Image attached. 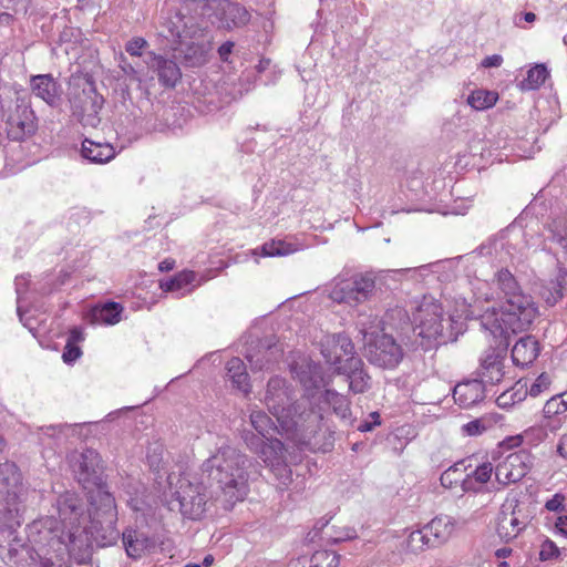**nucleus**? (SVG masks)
<instances>
[{
	"label": "nucleus",
	"instance_id": "obj_1",
	"mask_svg": "<svg viewBox=\"0 0 567 567\" xmlns=\"http://www.w3.org/2000/svg\"><path fill=\"white\" fill-rule=\"evenodd\" d=\"M94 513L86 509L85 503L78 494L65 492L58 496L54 507L55 516H48L39 522V533L43 539L48 538V545L59 555L65 551L79 564L85 563L92 550V539L100 542L97 525L102 520L110 527L109 539H115L117 533L111 527L113 523L101 509L97 501Z\"/></svg>",
	"mask_w": 567,
	"mask_h": 567
},
{
	"label": "nucleus",
	"instance_id": "obj_2",
	"mask_svg": "<svg viewBox=\"0 0 567 567\" xmlns=\"http://www.w3.org/2000/svg\"><path fill=\"white\" fill-rule=\"evenodd\" d=\"M495 287L503 296L504 302L501 308L487 307L480 315L481 326L488 331L496 340L497 346L507 347V339L512 333L527 329L537 316V307L533 298L522 291L514 275L505 268L497 270L492 280V287L487 286L491 292ZM494 295V292L492 291Z\"/></svg>",
	"mask_w": 567,
	"mask_h": 567
},
{
	"label": "nucleus",
	"instance_id": "obj_3",
	"mask_svg": "<svg viewBox=\"0 0 567 567\" xmlns=\"http://www.w3.org/2000/svg\"><path fill=\"white\" fill-rule=\"evenodd\" d=\"M293 391L284 379L269 380L265 403L276 417L280 432L297 444L306 445L320 430L322 414L309 408L308 400L292 403Z\"/></svg>",
	"mask_w": 567,
	"mask_h": 567
},
{
	"label": "nucleus",
	"instance_id": "obj_4",
	"mask_svg": "<svg viewBox=\"0 0 567 567\" xmlns=\"http://www.w3.org/2000/svg\"><path fill=\"white\" fill-rule=\"evenodd\" d=\"M246 455L231 446H220L215 454L203 463V472L216 485V499L225 508L233 507L248 494Z\"/></svg>",
	"mask_w": 567,
	"mask_h": 567
},
{
	"label": "nucleus",
	"instance_id": "obj_5",
	"mask_svg": "<svg viewBox=\"0 0 567 567\" xmlns=\"http://www.w3.org/2000/svg\"><path fill=\"white\" fill-rule=\"evenodd\" d=\"M73 472L85 491H87L91 505L101 503L102 512L110 523L116 519V505L114 497L105 489L102 478V465L99 453L87 449L74 456Z\"/></svg>",
	"mask_w": 567,
	"mask_h": 567
},
{
	"label": "nucleus",
	"instance_id": "obj_6",
	"mask_svg": "<svg viewBox=\"0 0 567 567\" xmlns=\"http://www.w3.org/2000/svg\"><path fill=\"white\" fill-rule=\"evenodd\" d=\"M164 496L172 509L177 508L184 516L198 519L205 512L207 495L200 483H192L186 476L169 473Z\"/></svg>",
	"mask_w": 567,
	"mask_h": 567
},
{
	"label": "nucleus",
	"instance_id": "obj_7",
	"mask_svg": "<svg viewBox=\"0 0 567 567\" xmlns=\"http://www.w3.org/2000/svg\"><path fill=\"white\" fill-rule=\"evenodd\" d=\"M359 327L369 362L383 369L396 368L404 357L403 349L392 336L379 333L378 318L371 320V327L364 321H360Z\"/></svg>",
	"mask_w": 567,
	"mask_h": 567
},
{
	"label": "nucleus",
	"instance_id": "obj_8",
	"mask_svg": "<svg viewBox=\"0 0 567 567\" xmlns=\"http://www.w3.org/2000/svg\"><path fill=\"white\" fill-rule=\"evenodd\" d=\"M186 9L224 31H231L249 21V12L243 6L228 0H193Z\"/></svg>",
	"mask_w": 567,
	"mask_h": 567
},
{
	"label": "nucleus",
	"instance_id": "obj_9",
	"mask_svg": "<svg viewBox=\"0 0 567 567\" xmlns=\"http://www.w3.org/2000/svg\"><path fill=\"white\" fill-rule=\"evenodd\" d=\"M415 330L422 338L436 340L444 336L451 322L443 316V308L433 297H423L413 312Z\"/></svg>",
	"mask_w": 567,
	"mask_h": 567
},
{
	"label": "nucleus",
	"instance_id": "obj_10",
	"mask_svg": "<svg viewBox=\"0 0 567 567\" xmlns=\"http://www.w3.org/2000/svg\"><path fill=\"white\" fill-rule=\"evenodd\" d=\"M245 440L248 447L259 454L280 483L287 485L291 478V470L286 464V451L281 441L271 437L260 439L255 435L247 436Z\"/></svg>",
	"mask_w": 567,
	"mask_h": 567
},
{
	"label": "nucleus",
	"instance_id": "obj_11",
	"mask_svg": "<svg viewBox=\"0 0 567 567\" xmlns=\"http://www.w3.org/2000/svg\"><path fill=\"white\" fill-rule=\"evenodd\" d=\"M374 288V278L369 274L357 275L351 279L337 278L331 286L329 297L338 303L358 306L372 296Z\"/></svg>",
	"mask_w": 567,
	"mask_h": 567
},
{
	"label": "nucleus",
	"instance_id": "obj_12",
	"mask_svg": "<svg viewBox=\"0 0 567 567\" xmlns=\"http://www.w3.org/2000/svg\"><path fill=\"white\" fill-rule=\"evenodd\" d=\"M533 465V456L526 450L508 454L495 467V477L502 485L519 482Z\"/></svg>",
	"mask_w": 567,
	"mask_h": 567
},
{
	"label": "nucleus",
	"instance_id": "obj_13",
	"mask_svg": "<svg viewBox=\"0 0 567 567\" xmlns=\"http://www.w3.org/2000/svg\"><path fill=\"white\" fill-rule=\"evenodd\" d=\"M321 346V353L327 363L334 367L337 372H339V367H346V359L355 357L353 343L346 334L326 336Z\"/></svg>",
	"mask_w": 567,
	"mask_h": 567
},
{
	"label": "nucleus",
	"instance_id": "obj_14",
	"mask_svg": "<svg viewBox=\"0 0 567 567\" xmlns=\"http://www.w3.org/2000/svg\"><path fill=\"white\" fill-rule=\"evenodd\" d=\"M504 361L505 357L502 355L499 351L496 349L489 348L484 352L481 358V365L478 375L481 377V382L486 384H497L504 378Z\"/></svg>",
	"mask_w": 567,
	"mask_h": 567
},
{
	"label": "nucleus",
	"instance_id": "obj_15",
	"mask_svg": "<svg viewBox=\"0 0 567 567\" xmlns=\"http://www.w3.org/2000/svg\"><path fill=\"white\" fill-rule=\"evenodd\" d=\"M34 121V113L29 106L18 105L7 121L9 137L19 141L32 134L35 131Z\"/></svg>",
	"mask_w": 567,
	"mask_h": 567
},
{
	"label": "nucleus",
	"instance_id": "obj_16",
	"mask_svg": "<svg viewBox=\"0 0 567 567\" xmlns=\"http://www.w3.org/2000/svg\"><path fill=\"white\" fill-rule=\"evenodd\" d=\"M291 372L302 384L307 392L318 391L328 384L322 375V369L318 363L302 360L291 367Z\"/></svg>",
	"mask_w": 567,
	"mask_h": 567
},
{
	"label": "nucleus",
	"instance_id": "obj_17",
	"mask_svg": "<svg viewBox=\"0 0 567 567\" xmlns=\"http://www.w3.org/2000/svg\"><path fill=\"white\" fill-rule=\"evenodd\" d=\"M488 282L476 280L474 285V303L468 302L465 298H458L455 300V310L450 315V322H454L457 319H471L476 316V302L480 300L489 301L493 299V293L487 290Z\"/></svg>",
	"mask_w": 567,
	"mask_h": 567
},
{
	"label": "nucleus",
	"instance_id": "obj_18",
	"mask_svg": "<svg viewBox=\"0 0 567 567\" xmlns=\"http://www.w3.org/2000/svg\"><path fill=\"white\" fill-rule=\"evenodd\" d=\"M457 525L456 518L441 514L431 519L424 526V530L430 534L432 546L439 547L446 544L453 537Z\"/></svg>",
	"mask_w": 567,
	"mask_h": 567
},
{
	"label": "nucleus",
	"instance_id": "obj_19",
	"mask_svg": "<svg viewBox=\"0 0 567 567\" xmlns=\"http://www.w3.org/2000/svg\"><path fill=\"white\" fill-rule=\"evenodd\" d=\"M339 374H346L349 388L354 393H363L370 386V377L363 370V362L359 357L346 359V367H339Z\"/></svg>",
	"mask_w": 567,
	"mask_h": 567
},
{
	"label": "nucleus",
	"instance_id": "obj_20",
	"mask_svg": "<svg viewBox=\"0 0 567 567\" xmlns=\"http://www.w3.org/2000/svg\"><path fill=\"white\" fill-rule=\"evenodd\" d=\"M22 476L13 462L0 463V498L17 499Z\"/></svg>",
	"mask_w": 567,
	"mask_h": 567
},
{
	"label": "nucleus",
	"instance_id": "obj_21",
	"mask_svg": "<svg viewBox=\"0 0 567 567\" xmlns=\"http://www.w3.org/2000/svg\"><path fill=\"white\" fill-rule=\"evenodd\" d=\"M484 384L480 380L458 383L453 391L455 402L462 408H471L484 399Z\"/></svg>",
	"mask_w": 567,
	"mask_h": 567
},
{
	"label": "nucleus",
	"instance_id": "obj_22",
	"mask_svg": "<svg viewBox=\"0 0 567 567\" xmlns=\"http://www.w3.org/2000/svg\"><path fill=\"white\" fill-rule=\"evenodd\" d=\"M31 90L37 97L43 100L49 105H55L60 100L59 85L50 74L32 76Z\"/></svg>",
	"mask_w": 567,
	"mask_h": 567
},
{
	"label": "nucleus",
	"instance_id": "obj_23",
	"mask_svg": "<svg viewBox=\"0 0 567 567\" xmlns=\"http://www.w3.org/2000/svg\"><path fill=\"white\" fill-rule=\"evenodd\" d=\"M102 96L90 90L84 95L79 111V118L83 126L96 127L100 123L99 112L102 109Z\"/></svg>",
	"mask_w": 567,
	"mask_h": 567
},
{
	"label": "nucleus",
	"instance_id": "obj_24",
	"mask_svg": "<svg viewBox=\"0 0 567 567\" xmlns=\"http://www.w3.org/2000/svg\"><path fill=\"white\" fill-rule=\"evenodd\" d=\"M82 156L95 164H104L115 157V150L110 143L95 142L90 138H85L82 142Z\"/></svg>",
	"mask_w": 567,
	"mask_h": 567
},
{
	"label": "nucleus",
	"instance_id": "obj_25",
	"mask_svg": "<svg viewBox=\"0 0 567 567\" xmlns=\"http://www.w3.org/2000/svg\"><path fill=\"white\" fill-rule=\"evenodd\" d=\"M538 343L533 337L520 338L512 349V359L516 365L526 367L538 357Z\"/></svg>",
	"mask_w": 567,
	"mask_h": 567
},
{
	"label": "nucleus",
	"instance_id": "obj_26",
	"mask_svg": "<svg viewBox=\"0 0 567 567\" xmlns=\"http://www.w3.org/2000/svg\"><path fill=\"white\" fill-rule=\"evenodd\" d=\"M567 412V404L564 395L557 394L551 396L544 405L543 413L547 420L545 426L550 431H556L561 426V419L559 417Z\"/></svg>",
	"mask_w": 567,
	"mask_h": 567
},
{
	"label": "nucleus",
	"instance_id": "obj_27",
	"mask_svg": "<svg viewBox=\"0 0 567 567\" xmlns=\"http://www.w3.org/2000/svg\"><path fill=\"white\" fill-rule=\"evenodd\" d=\"M210 50L212 47L208 41H192L190 43H184L178 51L188 65L198 66L207 62Z\"/></svg>",
	"mask_w": 567,
	"mask_h": 567
},
{
	"label": "nucleus",
	"instance_id": "obj_28",
	"mask_svg": "<svg viewBox=\"0 0 567 567\" xmlns=\"http://www.w3.org/2000/svg\"><path fill=\"white\" fill-rule=\"evenodd\" d=\"M493 472L495 473V468L492 463L485 462L481 464L471 474L464 477L462 481V491L481 492L482 486L491 480Z\"/></svg>",
	"mask_w": 567,
	"mask_h": 567
},
{
	"label": "nucleus",
	"instance_id": "obj_29",
	"mask_svg": "<svg viewBox=\"0 0 567 567\" xmlns=\"http://www.w3.org/2000/svg\"><path fill=\"white\" fill-rule=\"evenodd\" d=\"M340 556L331 550H317L311 557H300L290 567H338Z\"/></svg>",
	"mask_w": 567,
	"mask_h": 567
},
{
	"label": "nucleus",
	"instance_id": "obj_30",
	"mask_svg": "<svg viewBox=\"0 0 567 567\" xmlns=\"http://www.w3.org/2000/svg\"><path fill=\"white\" fill-rule=\"evenodd\" d=\"M123 307L117 302H106L91 310V321L97 324H115L121 321Z\"/></svg>",
	"mask_w": 567,
	"mask_h": 567
},
{
	"label": "nucleus",
	"instance_id": "obj_31",
	"mask_svg": "<svg viewBox=\"0 0 567 567\" xmlns=\"http://www.w3.org/2000/svg\"><path fill=\"white\" fill-rule=\"evenodd\" d=\"M322 402L327 403L332 408L333 413L340 417L343 422L350 423L351 410L350 401L342 394L334 390H326L319 396Z\"/></svg>",
	"mask_w": 567,
	"mask_h": 567
},
{
	"label": "nucleus",
	"instance_id": "obj_32",
	"mask_svg": "<svg viewBox=\"0 0 567 567\" xmlns=\"http://www.w3.org/2000/svg\"><path fill=\"white\" fill-rule=\"evenodd\" d=\"M226 370L227 377L231 381L233 385L247 395L250 392V383L243 360L239 358H231L226 364Z\"/></svg>",
	"mask_w": 567,
	"mask_h": 567
},
{
	"label": "nucleus",
	"instance_id": "obj_33",
	"mask_svg": "<svg viewBox=\"0 0 567 567\" xmlns=\"http://www.w3.org/2000/svg\"><path fill=\"white\" fill-rule=\"evenodd\" d=\"M525 523L522 522L514 512H502L498 518L497 533L501 538L506 542L516 538L525 528Z\"/></svg>",
	"mask_w": 567,
	"mask_h": 567
},
{
	"label": "nucleus",
	"instance_id": "obj_34",
	"mask_svg": "<svg viewBox=\"0 0 567 567\" xmlns=\"http://www.w3.org/2000/svg\"><path fill=\"white\" fill-rule=\"evenodd\" d=\"M195 277L194 271L184 270L168 280L161 281L159 286L163 291H172L175 292L177 297H183L192 291L189 286L194 282Z\"/></svg>",
	"mask_w": 567,
	"mask_h": 567
},
{
	"label": "nucleus",
	"instance_id": "obj_35",
	"mask_svg": "<svg viewBox=\"0 0 567 567\" xmlns=\"http://www.w3.org/2000/svg\"><path fill=\"white\" fill-rule=\"evenodd\" d=\"M189 22H192V18L176 11L174 14L166 17L164 24L171 35H196L195 25L189 24Z\"/></svg>",
	"mask_w": 567,
	"mask_h": 567
},
{
	"label": "nucleus",
	"instance_id": "obj_36",
	"mask_svg": "<svg viewBox=\"0 0 567 567\" xmlns=\"http://www.w3.org/2000/svg\"><path fill=\"white\" fill-rule=\"evenodd\" d=\"M549 78V70L544 63L535 64L528 69L527 75L518 84L523 91L539 89Z\"/></svg>",
	"mask_w": 567,
	"mask_h": 567
},
{
	"label": "nucleus",
	"instance_id": "obj_37",
	"mask_svg": "<svg viewBox=\"0 0 567 567\" xmlns=\"http://www.w3.org/2000/svg\"><path fill=\"white\" fill-rule=\"evenodd\" d=\"M20 524L16 499L3 498V502L0 501V529H14Z\"/></svg>",
	"mask_w": 567,
	"mask_h": 567
},
{
	"label": "nucleus",
	"instance_id": "obj_38",
	"mask_svg": "<svg viewBox=\"0 0 567 567\" xmlns=\"http://www.w3.org/2000/svg\"><path fill=\"white\" fill-rule=\"evenodd\" d=\"M281 349L277 346H269L264 354L259 353H249L247 354V360L249 361L252 370H268L271 364L281 357Z\"/></svg>",
	"mask_w": 567,
	"mask_h": 567
},
{
	"label": "nucleus",
	"instance_id": "obj_39",
	"mask_svg": "<svg viewBox=\"0 0 567 567\" xmlns=\"http://www.w3.org/2000/svg\"><path fill=\"white\" fill-rule=\"evenodd\" d=\"M301 249L297 243H290L281 239H274L261 246V255L265 257L288 256Z\"/></svg>",
	"mask_w": 567,
	"mask_h": 567
},
{
	"label": "nucleus",
	"instance_id": "obj_40",
	"mask_svg": "<svg viewBox=\"0 0 567 567\" xmlns=\"http://www.w3.org/2000/svg\"><path fill=\"white\" fill-rule=\"evenodd\" d=\"M498 95L493 91L476 90L468 97L467 103L476 111H483L492 107L497 102Z\"/></svg>",
	"mask_w": 567,
	"mask_h": 567
},
{
	"label": "nucleus",
	"instance_id": "obj_41",
	"mask_svg": "<svg viewBox=\"0 0 567 567\" xmlns=\"http://www.w3.org/2000/svg\"><path fill=\"white\" fill-rule=\"evenodd\" d=\"M158 78L164 85L175 86L181 79L179 68L171 60H163L158 63Z\"/></svg>",
	"mask_w": 567,
	"mask_h": 567
},
{
	"label": "nucleus",
	"instance_id": "obj_42",
	"mask_svg": "<svg viewBox=\"0 0 567 567\" xmlns=\"http://www.w3.org/2000/svg\"><path fill=\"white\" fill-rule=\"evenodd\" d=\"M250 423L252 427L259 433L260 439L270 437L272 432L275 431L274 422L262 411H251Z\"/></svg>",
	"mask_w": 567,
	"mask_h": 567
},
{
	"label": "nucleus",
	"instance_id": "obj_43",
	"mask_svg": "<svg viewBox=\"0 0 567 567\" xmlns=\"http://www.w3.org/2000/svg\"><path fill=\"white\" fill-rule=\"evenodd\" d=\"M465 472V465L464 462H457L454 465L450 466L447 470H445L441 477V484L445 488H453L458 483L462 484V481L464 480L463 475Z\"/></svg>",
	"mask_w": 567,
	"mask_h": 567
},
{
	"label": "nucleus",
	"instance_id": "obj_44",
	"mask_svg": "<svg viewBox=\"0 0 567 567\" xmlns=\"http://www.w3.org/2000/svg\"><path fill=\"white\" fill-rule=\"evenodd\" d=\"M123 543L130 557H141L146 549V540L140 539L136 532L130 530L123 534Z\"/></svg>",
	"mask_w": 567,
	"mask_h": 567
},
{
	"label": "nucleus",
	"instance_id": "obj_45",
	"mask_svg": "<svg viewBox=\"0 0 567 567\" xmlns=\"http://www.w3.org/2000/svg\"><path fill=\"white\" fill-rule=\"evenodd\" d=\"M406 547L412 553H420L425 548L433 547L430 534L424 528L412 532L406 539Z\"/></svg>",
	"mask_w": 567,
	"mask_h": 567
},
{
	"label": "nucleus",
	"instance_id": "obj_46",
	"mask_svg": "<svg viewBox=\"0 0 567 567\" xmlns=\"http://www.w3.org/2000/svg\"><path fill=\"white\" fill-rule=\"evenodd\" d=\"M567 270L559 269L556 282H551V288L547 289L548 295L544 297L548 305H555L563 297V286L566 281Z\"/></svg>",
	"mask_w": 567,
	"mask_h": 567
},
{
	"label": "nucleus",
	"instance_id": "obj_47",
	"mask_svg": "<svg viewBox=\"0 0 567 567\" xmlns=\"http://www.w3.org/2000/svg\"><path fill=\"white\" fill-rule=\"evenodd\" d=\"M163 454H164V449L162 445H158L156 444L154 447H151L147 452V462L151 466V468H153V471L155 472H159L163 466H162V463H163Z\"/></svg>",
	"mask_w": 567,
	"mask_h": 567
},
{
	"label": "nucleus",
	"instance_id": "obj_48",
	"mask_svg": "<svg viewBox=\"0 0 567 567\" xmlns=\"http://www.w3.org/2000/svg\"><path fill=\"white\" fill-rule=\"evenodd\" d=\"M560 551L557 545L550 540L545 539L540 545L539 558L540 560H550L559 556Z\"/></svg>",
	"mask_w": 567,
	"mask_h": 567
},
{
	"label": "nucleus",
	"instance_id": "obj_49",
	"mask_svg": "<svg viewBox=\"0 0 567 567\" xmlns=\"http://www.w3.org/2000/svg\"><path fill=\"white\" fill-rule=\"evenodd\" d=\"M550 385V377L547 373H542L530 385L528 393L530 396L536 398Z\"/></svg>",
	"mask_w": 567,
	"mask_h": 567
},
{
	"label": "nucleus",
	"instance_id": "obj_50",
	"mask_svg": "<svg viewBox=\"0 0 567 567\" xmlns=\"http://www.w3.org/2000/svg\"><path fill=\"white\" fill-rule=\"evenodd\" d=\"M81 353V349L76 344L66 343L62 358L64 362L71 363L79 359Z\"/></svg>",
	"mask_w": 567,
	"mask_h": 567
},
{
	"label": "nucleus",
	"instance_id": "obj_51",
	"mask_svg": "<svg viewBox=\"0 0 567 567\" xmlns=\"http://www.w3.org/2000/svg\"><path fill=\"white\" fill-rule=\"evenodd\" d=\"M486 430L481 420H474L463 425V431L471 436L480 435Z\"/></svg>",
	"mask_w": 567,
	"mask_h": 567
},
{
	"label": "nucleus",
	"instance_id": "obj_52",
	"mask_svg": "<svg viewBox=\"0 0 567 567\" xmlns=\"http://www.w3.org/2000/svg\"><path fill=\"white\" fill-rule=\"evenodd\" d=\"M145 45L146 41L144 38H134L126 44V51L131 55H141Z\"/></svg>",
	"mask_w": 567,
	"mask_h": 567
},
{
	"label": "nucleus",
	"instance_id": "obj_53",
	"mask_svg": "<svg viewBox=\"0 0 567 567\" xmlns=\"http://www.w3.org/2000/svg\"><path fill=\"white\" fill-rule=\"evenodd\" d=\"M369 417L371 421H363L358 425V430L360 432H369L372 431L380 422V414L378 412H372Z\"/></svg>",
	"mask_w": 567,
	"mask_h": 567
},
{
	"label": "nucleus",
	"instance_id": "obj_54",
	"mask_svg": "<svg viewBox=\"0 0 567 567\" xmlns=\"http://www.w3.org/2000/svg\"><path fill=\"white\" fill-rule=\"evenodd\" d=\"M565 497L561 494H555L550 499H548L545 504V508L549 512H558L563 508V503Z\"/></svg>",
	"mask_w": 567,
	"mask_h": 567
},
{
	"label": "nucleus",
	"instance_id": "obj_55",
	"mask_svg": "<svg viewBox=\"0 0 567 567\" xmlns=\"http://www.w3.org/2000/svg\"><path fill=\"white\" fill-rule=\"evenodd\" d=\"M0 3L14 12L27 11V0H0Z\"/></svg>",
	"mask_w": 567,
	"mask_h": 567
},
{
	"label": "nucleus",
	"instance_id": "obj_56",
	"mask_svg": "<svg viewBox=\"0 0 567 567\" xmlns=\"http://www.w3.org/2000/svg\"><path fill=\"white\" fill-rule=\"evenodd\" d=\"M503 63V56L501 54H493L484 58L481 62L483 68H498Z\"/></svg>",
	"mask_w": 567,
	"mask_h": 567
},
{
	"label": "nucleus",
	"instance_id": "obj_57",
	"mask_svg": "<svg viewBox=\"0 0 567 567\" xmlns=\"http://www.w3.org/2000/svg\"><path fill=\"white\" fill-rule=\"evenodd\" d=\"M517 393H512L509 391L503 392L501 395H498L496 402L499 406L506 408L509 405H513L515 403L514 396H516Z\"/></svg>",
	"mask_w": 567,
	"mask_h": 567
},
{
	"label": "nucleus",
	"instance_id": "obj_58",
	"mask_svg": "<svg viewBox=\"0 0 567 567\" xmlns=\"http://www.w3.org/2000/svg\"><path fill=\"white\" fill-rule=\"evenodd\" d=\"M84 340V333L80 328H73L70 330L66 343L76 344Z\"/></svg>",
	"mask_w": 567,
	"mask_h": 567
},
{
	"label": "nucleus",
	"instance_id": "obj_59",
	"mask_svg": "<svg viewBox=\"0 0 567 567\" xmlns=\"http://www.w3.org/2000/svg\"><path fill=\"white\" fill-rule=\"evenodd\" d=\"M234 42L227 41L221 44L218 49V54L223 61H228V58L233 51Z\"/></svg>",
	"mask_w": 567,
	"mask_h": 567
},
{
	"label": "nucleus",
	"instance_id": "obj_60",
	"mask_svg": "<svg viewBox=\"0 0 567 567\" xmlns=\"http://www.w3.org/2000/svg\"><path fill=\"white\" fill-rule=\"evenodd\" d=\"M536 430L534 427H529L528 430L524 431L522 435L513 436L508 440L512 446H518L522 444L524 437H528L530 434H533Z\"/></svg>",
	"mask_w": 567,
	"mask_h": 567
},
{
	"label": "nucleus",
	"instance_id": "obj_61",
	"mask_svg": "<svg viewBox=\"0 0 567 567\" xmlns=\"http://www.w3.org/2000/svg\"><path fill=\"white\" fill-rule=\"evenodd\" d=\"M27 281L23 276L16 278V290L19 297L27 290Z\"/></svg>",
	"mask_w": 567,
	"mask_h": 567
},
{
	"label": "nucleus",
	"instance_id": "obj_62",
	"mask_svg": "<svg viewBox=\"0 0 567 567\" xmlns=\"http://www.w3.org/2000/svg\"><path fill=\"white\" fill-rule=\"evenodd\" d=\"M556 528L560 534L567 536V516H560L557 518Z\"/></svg>",
	"mask_w": 567,
	"mask_h": 567
},
{
	"label": "nucleus",
	"instance_id": "obj_63",
	"mask_svg": "<svg viewBox=\"0 0 567 567\" xmlns=\"http://www.w3.org/2000/svg\"><path fill=\"white\" fill-rule=\"evenodd\" d=\"M557 451L559 455L567 458V434L563 435L559 440Z\"/></svg>",
	"mask_w": 567,
	"mask_h": 567
},
{
	"label": "nucleus",
	"instance_id": "obj_64",
	"mask_svg": "<svg viewBox=\"0 0 567 567\" xmlns=\"http://www.w3.org/2000/svg\"><path fill=\"white\" fill-rule=\"evenodd\" d=\"M175 261L173 259H165L158 265L161 271H169L174 268Z\"/></svg>",
	"mask_w": 567,
	"mask_h": 567
}]
</instances>
